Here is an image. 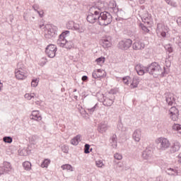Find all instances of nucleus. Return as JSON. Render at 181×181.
<instances>
[{
    "instance_id": "cd10ccee",
    "label": "nucleus",
    "mask_w": 181,
    "mask_h": 181,
    "mask_svg": "<svg viewBox=\"0 0 181 181\" xmlns=\"http://www.w3.org/2000/svg\"><path fill=\"white\" fill-rule=\"evenodd\" d=\"M110 144L112 148H117V135L114 134L110 139Z\"/></svg>"
},
{
    "instance_id": "39448f33",
    "label": "nucleus",
    "mask_w": 181,
    "mask_h": 181,
    "mask_svg": "<svg viewBox=\"0 0 181 181\" xmlns=\"http://www.w3.org/2000/svg\"><path fill=\"white\" fill-rule=\"evenodd\" d=\"M158 149L159 151H166L170 146V142L166 138H159L158 143H157Z\"/></svg>"
},
{
    "instance_id": "4c0bfd02",
    "label": "nucleus",
    "mask_w": 181,
    "mask_h": 181,
    "mask_svg": "<svg viewBox=\"0 0 181 181\" xmlns=\"http://www.w3.org/2000/svg\"><path fill=\"white\" fill-rule=\"evenodd\" d=\"M169 114L170 115H172V114H179V110H177V108H176V107H172L169 110Z\"/></svg>"
},
{
    "instance_id": "6e6d98bb",
    "label": "nucleus",
    "mask_w": 181,
    "mask_h": 181,
    "mask_svg": "<svg viewBox=\"0 0 181 181\" xmlns=\"http://www.w3.org/2000/svg\"><path fill=\"white\" fill-rule=\"evenodd\" d=\"M82 81H87L88 80V76H83L81 78Z\"/></svg>"
},
{
    "instance_id": "8fccbe9b",
    "label": "nucleus",
    "mask_w": 181,
    "mask_h": 181,
    "mask_svg": "<svg viewBox=\"0 0 181 181\" xmlns=\"http://www.w3.org/2000/svg\"><path fill=\"white\" fill-rule=\"evenodd\" d=\"M128 78H129V76H124L122 78V81L124 84H126V86H128V84H129V80H128Z\"/></svg>"
},
{
    "instance_id": "9d476101",
    "label": "nucleus",
    "mask_w": 181,
    "mask_h": 181,
    "mask_svg": "<svg viewBox=\"0 0 181 181\" xmlns=\"http://www.w3.org/2000/svg\"><path fill=\"white\" fill-rule=\"evenodd\" d=\"M135 70L139 76H144L148 73V66H144L141 64H138L135 66Z\"/></svg>"
},
{
    "instance_id": "052dcab7",
    "label": "nucleus",
    "mask_w": 181,
    "mask_h": 181,
    "mask_svg": "<svg viewBox=\"0 0 181 181\" xmlns=\"http://www.w3.org/2000/svg\"><path fill=\"white\" fill-rule=\"evenodd\" d=\"M139 2L141 5H143V4L145 2V0H139Z\"/></svg>"
},
{
    "instance_id": "412c9836",
    "label": "nucleus",
    "mask_w": 181,
    "mask_h": 181,
    "mask_svg": "<svg viewBox=\"0 0 181 181\" xmlns=\"http://www.w3.org/2000/svg\"><path fill=\"white\" fill-rule=\"evenodd\" d=\"M165 100L168 105H173V104L176 103V98H175V96L173 95H170L166 98Z\"/></svg>"
},
{
    "instance_id": "5fc2aeb1",
    "label": "nucleus",
    "mask_w": 181,
    "mask_h": 181,
    "mask_svg": "<svg viewBox=\"0 0 181 181\" xmlns=\"http://www.w3.org/2000/svg\"><path fill=\"white\" fill-rule=\"evenodd\" d=\"M117 129L119 131H124V129H122V124H117Z\"/></svg>"
},
{
    "instance_id": "2eb2a0df",
    "label": "nucleus",
    "mask_w": 181,
    "mask_h": 181,
    "mask_svg": "<svg viewBox=\"0 0 181 181\" xmlns=\"http://www.w3.org/2000/svg\"><path fill=\"white\" fill-rule=\"evenodd\" d=\"M61 47H65V49H71L74 47V42L73 41L67 40H64L62 42L60 43Z\"/></svg>"
},
{
    "instance_id": "0e129e2a",
    "label": "nucleus",
    "mask_w": 181,
    "mask_h": 181,
    "mask_svg": "<svg viewBox=\"0 0 181 181\" xmlns=\"http://www.w3.org/2000/svg\"><path fill=\"white\" fill-rule=\"evenodd\" d=\"M157 181H160V177H158L156 179Z\"/></svg>"
},
{
    "instance_id": "e2e57ef3",
    "label": "nucleus",
    "mask_w": 181,
    "mask_h": 181,
    "mask_svg": "<svg viewBox=\"0 0 181 181\" xmlns=\"http://www.w3.org/2000/svg\"><path fill=\"white\" fill-rule=\"evenodd\" d=\"M81 114H88V113H87V111L84 110L81 112Z\"/></svg>"
},
{
    "instance_id": "7c9ffc66",
    "label": "nucleus",
    "mask_w": 181,
    "mask_h": 181,
    "mask_svg": "<svg viewBox=\"0 0 181 181\" xmlns=\"http://www.w3.org/2000/svg\"><path fill=\"white\" fill-rule=\"evenodd\" d=\"M175 43L179 47L180 49L181 50V35L180 36H177L173 39Z\"/></svg>"
},
{
    "instance_id": "9b49d317",
    "label": "nucleus",
    "mask_w": 181,
    "mask_h": 181,
    "mask_svg": "<svg viewBox=\"0 0 181 181\" xmlns=\"http://www.w3.org/2000/svg\"><path fill=\"white\" fill-rule=\"evenodd\" d=\"M153 155V148L152 147H147L145 151L142 152V158L146 160L151 159Z\"/></svg>"
},
{
    "instance_id": "f257e3e1",
    "label": "nucleus",
    "mask_w": 181,
    "mask_h": 181,
    "mask_svg": "<svg viewBox=\"0 0 181 181\" xmlns=\"http://www.w3.org/2000/svg\"><path fill=\"white\" fill-rule=\"evenodd\" d=\"M104 3L99 0L89 8L86 19L89 23H98L100 26H108L112 22V16L108 11H103Z\"/></svg>"
},
{
    "instance_id": "a19ab883",
    "label": "nucleus",
    "mask_w": 181,
    "mask_h": 181,
    "mask_svg": "<svg viewBox=\"0 0 181 181\" xmlns=\"http://www.w3.org/2000/svg\"><path fill=\"white\" fill-rule=\"evenodd\" d=\"M98 107V104H95L93 107L87 108L86 110L88 111L89 114H93L95 110H97V107Z\"/></svg>"
},
{
    "instance_id": "4be33fe9",
    "label": "nucleus",
    "mask_w": 181,
    "mask_h": 181,
    "mask_svg": "<svg viewBox=\"0 0 181 181\" xmlns=\"http://www.w3.org/2000/svg\"><path fill=\"white\" fill-rule=\"evenodd\" d=\"M169 67H170V64L165 65L163 67V71H161L160 74V76L161 77H165V76H166V74H169V71H170Z\"/></svg>"
},
{
    "instance_id": "6ab92c4d",
    "label": "nucleus",
    "mask_w": 181,
    "mask_h": 181,
    "mask_svg": "<svg viewBox=\"0 0 181 181\" xmlns=\"http://www.w3.org/2000/svg\"><path fill=\"white\" fill-rule=\"evenodd\" d=\"M70 36L69 30H64L59 36V42H63V40H67L66 37H69Z\"/></svg>"
},
{
    "instance_id": "aec40b11",
    "label": "nucleus",
    "mask_w": 181,
    "mask_h": 181,
    "mask_svg": "<svg viewBox=\"0 0 181 181\" xmlns=\"http://www.w3.org/2000/svg\"><path fill=\"white\" fill-rule=\"evenodd\" d=\"M163 28H165L163 24L158 23L157 25V31L160 32V36H162V37H166V32L163 31Z\"/></svg>"
},
{
    "instance_id": "1a4fd4ad",
    "label": "nucleus",
    "mask_w": 181,
    "mask_h": 181,
    "mask_svg": "<svg viewBox=\"0 0 181 181\" xmlns=\"http://www.w3.org/2000/svg\"><path fill=\"white\" fill-rule=\"evenodd\" d=\"M12 170V165H11V163L4 161L3 163V166L0 167V176H2V175H6V173H9Z\"/></svg>"
},
{
    "instance_id": "c85d7f7f",
    "label": "nucleus",
    "mask_w": 181,
    "mask_h": 181,
    "mask_svg": "<svg viewBox=\"0 0 181 181\" xmlns=\"http://www.w3.org/2000/svg\"><path fill=\"white\" fill-rule=\"evenodd\" d=\"M110 6L113 9V11L117 13L118 12V8H117V3L115 1H112L110 2Z\"/></svg>"
},
{
    "instance_id": "a211bd4d",
    "label": "nucleus",
    "mask_w": 181,
    "mask_h": 181,
    "mask_svg": "<svg viewBox=\"0 0 181 181\" xmlns=\"http://www.w3.org/2000/svg\"><path fill=\"white\" fill-rule=\"evenodd\" d=\"M30 119H34V121H41L42 116L39 114V111L34 110L32 112L31 115L30 116Z\"/></svg>"
},
{
    "instance_id": "393cba45",
    "label": "nucleus",
    "mask_w": 181,
    "mask_h": 181,
    "mask_svg": "<svg viewBox=\"0 0 181 181\" xmlns=\"http://www.w3.org/2000/svg\"><path fill=\"white\" fill-rule=\"evenodd\" d=\"M102 46L105 49H107V47H111V42L106 38L102 40Z\"/></svg>"
},
{
    "instance_id": "ddd939ff",
    "label": "nucleus",
    "mask_w": 181,
    "mask_h": 181,
    "mask_svg": "<svg viewBox=\"0 0 181 181\" xmlns=\"http://www.w3.org/2000/svg\"><path fill=\"white\" fill-rule=\"evenodd\" d=\"M103 104L105 107H111L114 104L115 96H109L107 98H103Z\"/></svg>"
},
{
    "instance_id": "473e14b6",
    "label": "nucleus",
    "mask_w": 181,
    "mask_h": 181,
    "mask_svg": "<svg viewBox=\"0 0 181 181\" xmlns=\"http://www.w3.org/2000/svg\"><path fill=\"white\" fill-rule=\"evenodd\" d=\"M98 129L100 132H101V134H103V132H105L107 131V125L100 124L98 126Z\"/></svg>"
},
{
    "instance_id": "dca6fc26",
    "label": "nucleus",
    "mask_w": 181,
    "mask_h": 181,
    "mask_svg": "<svg viewBox=\"0 0 181 181\" xmlns=\"http://www.w3.org/2000/svg\"><path fill=\"white\" fill-rule=\"evenodd\" d=\"M180 151V143L177 141H175L170 147V153H175Z\"/></svg>"
},
{
    "instance_id": "2f4dec72",
    "label": "nucleus",
    "mask_w": 181,
    "mask_h": 181,
    "mask_svg": "<svg viewBox=\"0 0 181 181\" xmlns=\"http://www.w3.org/2000/svg\"><path fill=\"white\" fill-rule=\"evenodd\" d=\"M173 129L174 131H177L180 135H181V125L179 124H174L173 125Z\"/></svg>"
},
{
    "instance_id": "774afa93",
    "label": "nucleus",
    "mask_w": 181,
    "mask_h": 181,
    "mask_svg": "<svg viewBox=\"0 0 181 181\" xmlns=\"http://www.w3.org/2000/svg\"><path fill=\"white\" fill-rule=\"evenodd\" d=\"M86 97H87V95H83V98H86Z\"/></svg>"
},
{
    "instance_id": "bf43d9fd",
    "label": "nucleus",
    "mask_w": 181,
    "mask_h": 181,
    "mask_svg": "<svg viewBox=\"0 0 181 181\" xmlns=\"http://www.w3.org/2000/svg\"><path fill=\"white\" fill-rule=\"evenodd\" d=\"M96 73H99L100 74H101V73H103V70H101L100 69H97Z\"/></svg>"
},
{
    "instance_id": "58836bf2",
    "label": "nucleus",
    "mask_w": 181,
    "mask_h": 181,
    "mask_svg": "<svg viewBox=\"0 0 181 181\" xmlns=\"http://www.w3.org/2000/svg\"><path fill=\"white\" fill-rule=\"evenodd\" d=\"M118 93V90L116 88L111 89L109 91V95L110 97H115V95Z\"/></svg>"
},
{
    "instance_id": "864d4df0",
    "label": "nucleus",
    "mask_w": 181,
    "mask_h": 181,
    "mask_svg": "<svg viewBox=\"0 0 181 181\" xmlns=\"http://www.w3.org/2000/svg\"><path fill=\"white\" fill-rule=\"evenodd\" d=\"M33 8L34 11H35V12H37V9H39V5H37V4H34V5L33 6Z\"/></svg>"
},
{
    "instance_id": "69168bd1",
    "label": "nucleus",
    "mask_w": 181,
    "mask_h": 181,
    "mask_svg": "<svg viewBox=\"0 0 181 181\" xmlns=\"http://www.w3.org/2000/svg\"><path fill=\"white\" fill-rule=\"evenodd\" d=\"M43 26H45V25H40V29H42V28H43Z\"/></svg>"
},
{
    "instance_id": "7ed1b4c3",
    "label": "nucleus",
    "mask_w": 181,
    "mask_h": 181,
    "mask_svg": "<svg viewBox=\"0 0 181 181\" xmlns=\"http://www.w3.org/2000/svg\"><path fill=\"white\" fill-rule=\"evenodd\" d=\"M66 29L76 30V32H78V33H84V30H86V28L83 24L74 23L73 21H69L66 23Z\"/></svg>"
},
{
    "instance_id": "423d86ee",
    "label": "nucleus",
    "mask_w": 181,
    "mask_h": 181,
    "mask_svg": "<svg viewBox=\"0 0 181 181\" xmlns=\"http://www.w3.org/2000/svg\"><path fill=\"white\" fill-rule=\"evenodd\" d=\"M56 52H57V47L55 45L50 44L45 48V53L50 59L56 57Z\"/></svg>"
},
{
    "instance_id": "49530a36",
    "label": "nucleus",
    "mask_w": 181,
    "mask_h": 181,
    "mask_svg": "<svg viewBox=\"0 0 181 181\" xmlns=\"http://www.w3.org/2000/svg\"><path fill=\"white\" fill-rule=\"evenodd\" d=\"M95 165L98 168H103L104 166V163H103V160H99L95 161Z\"/></svg>"
},
{
    "instance_id": "ea45409f",
    "label": "nucleus",
    "mask_w": 181,
    "mask_h": 181,
    "mask_svg": "<svg viewBox=\"0 0 181 181\" xmlns=\"http://www.w3.org/2000/svg\"><path fill=\"white\" fill-rule=\"evenodd\" d=\"M3 140L6 144H12L13 139L11 136H4Z\"/></svg>"
},
{
    "instance_id": "79ce46f5",
    "label": "nucleus",
    "mask_w": 181,
    "mask_h": 181,
    "mask_svg": "<svg viewBox=\"0 0 181 181\" xmlns=\"http://www.w3.org/2000/svg\"><path fill=\"white\" fill-rule=\"evenodd\" d=\"M165 50H167V52H168V53L173 52V48L172 47V45H170V44L165 45Z\"/></svg>"
},
{
    "instance_id": "0eeeda50",
    "label": "nucleus",
    "mask_w": 181,
    "mask_h": 181,
    "mask_svg": "<svg viewBox=\"0 0 181 181\" xmlns=\"http://www.w3.org/2000/svg\"><path fill=\"white\" fill-rule=\"evenodd\" d=\"M45 28L47 29V31L45 35L46 39H52V37H56V36H57V27L51 25L50 27Z\"/></svg>"
},
{
    "instance_id": "6e6552de",
    "label": "nucleus",
    "mask_w": 181,
    "mask_h": 181,
    "mask_svg": "<svg viewBox=\"0 0 181 181\" xmlns=\"http://www.w3.org/2000/svg\"><path fill=\"white\" fill-rule=\"evenodd\" d=\"M119 49L121 50H128L131 46H132V40L125 39L119 42Z\"/></svg>"
},
{
    "instance_id": "bb28decb",
    "label": "nucleus",
    "mask_w": 181,
    "mask_h": 181,
    "mask_svg": "<svg viewBox=\"0 0 181 181\" xmlns=\"http://www.w3.org/2000/svg\"><path fill=\"white\" fill-rule=\"evenodd\" d=\"M62 170H70V172H73V166L70 164H64L61 166Z\"/></svg>"
},
{
    "instance_id": "c9c22d12",
    "label": "nucleus",
    "mask_w": 181,
    "mask_h": 181,
    "mask_svg": "<svg viewBox=\"0 0 181 181\" xmlns=\"http://www.w3.org/2000/svg\"><path fill=\"white\" fill-rule=\"evenodd\" d=\"M165 1L166 2V4H168V5L173 6V8L177 7V3H176V1H173L172 0H165Z\"/></svg>"
},
{
    "instance_id": "a18cd8bd",
    "label": "nucleus",
    "mask_w": 181,
    "mask_h": 181,
    "mask_svg": "<svg viewBox=\"0 0 181 181\" xmlns=\"http://www.w3.org/2000/svg\"><path fill=\"white\" fill-rule=\"evenodd\" d=\"M84 153H90V144H85Z\"/></svg>"
},
{
    "instance_id": "de8ad7c7",
    "label": "nucleus",
    "mask_w": 181,
    "mask_h": 181,
    "mask_svg": "<svg viewBox=\"0 0 181 181\" xmlns=\"http://www.w3.org/2000/svg\"><path fill=\"white\" fill-rule=\"evenodd\" d=\"M114 158L115 159H117V160H121V159H122V155H121L120 153H116L114 155Z\"/></svg>"
},
{
    "instance_id": "4d7b16f0",
    "label": "nucleus",
    "mask_w": 181,
    "mask_h": 181,
    "mask_svg": "<svg viewBox=\"0 0 181 181\" xmlns=\"http://www.w3.org/2000/svg\"><path fill=\"white\" fill-rule=\"evenodd\" d=\"M177 158H178L179 163H181V153H179V155L177 156Z\"/></svg>"
},
{
    "instance_id": "c03bdc74",
    "label": "nucleus",
    "mask_w": 181,
    "mask_h": 181,
    "mask_svg": "<svg viewBox=\"0 0 181 181\" xmlns=\"http://www.w3.org/2000/svg\"><path fill=\"white\" fill-rule=\"evenodd\" d=\"M37 84H39V81H37V78H35L32 80L31 81L32 87H37Z\"/></svg>"
},
{
    "instance_id": "603ef678",
    "label": "nucleus",
    "mask_w": 181,
    "mask_h": 181,
    "mask_svg": "<svg viewBox=\"0 0 181 181\" xmlns=\"http://www.w3.org/2000/svg\"><path fill=\"white\" fill-rule=\"evenodd\" d=\"M25 98L27 100H32V98H30V93H25L24 95Z\"/></svg>"
},
{
    "instance_id": "338daca9",
    "label": "nucleus",
    "mask_w": 181,
    "mask_h": 181,
    "mask_svg": "<svg viewBox=\"0 0 181 181\" xmlns=\"http://www.w3.org/2000/svg\"><path fill=\"white\" fill-rule=\"evenodd\" d=\"M76 91H77L76 88L74 89V93H76Z\"/></svg>"
},
{
    "instance_id": "a878e982",
    "label": "nucleus",
    "mask_w": 181,
    "mask_h": 181,
    "mask_svg": "<svg viewBox=\"0 0 181 181\" xmlns=\"http://www.w3.org/2000/svg\"><path fill=\"white\" fill-rule=\"evenodd\" d=\"M23 168H24L25 170H30L32 169V163L29 161H25L23 163Z\"/></svg>"
},
{
    "instance_id": "13d9d810",
    "label": "nucleus",
    "mask_w": 181,
    "mask_h": 181,
    "mask_svg": "<svg viewBox=\"0 0 181 181\" xmlns=\"http://www.w3.org/2000/svg\"><path fill=\"white\" fill-rule=\"evenodd\" d=\"M30 98L32 99V98H35V94L33 93H30Z\"/></svg>"
},
{
    "instance_id": "72a5a7b5",
    "label": "nucleus",
    "mask_w": 181,
    "mask_h": 181,
    "mask_svg": "<svg viewBox=\"0 0 181 181\" xmlns=\"http://www.w3.org/2000/svg\"><path fill=\"white\" fill-rule=\"evenodd\" d=\"M92 77L93 78H103V77L104 76L101 75V74L97 72V71H93V72L92 73Z\"/></svg>"
},
{
    "instance_id": "3c124183",
    "label": "nucleus",
    "mask_w": 181,
    "mask_h": 181,
    "mask_svg": "<svg viewBox=\"0 0 181 181\" xmlns=\"http://www.w3.org/2000/svg\"><path fill=\"white\" fill-rule=\"evenodd\" d=\"M37 13H38L40 18H43V13H45V12H43V11H37Z\"/></svg>"
},
{
    "instance_id": "37998d69",
    "label": "nucleus",
    "mask_w": 181,
    "mask_h": 181,
    "mask_svg": "<svg viewBox=\"0 0 181 181\" xmlns=\"http://www.w3.org/2000/svg\"><path fill=\"white\" fill-rule=\"evenodd\" d=\"M170 117L173 121H177L179 119V113L178 114H171L170 115Z\"/></svg>"
},
{
    "instance_id": "f704fd0d",
    "label": "nucleus",
    "mask_w": 181,
    "mask_h": 181,
    "mask_svg": "<svg viewBox=\"0 0 181 181\" xmlns=\"http://www.w3.org/2000/svg\"><path fill=\"white\" fill-rule=\"evenodd\" d=\"M139 27L141 28V30H143V32H145L146 33H149V28L144 25V23H140Z\"/></svg>"
},
{
    "instance_id": "20e7f679",
    "label": "nucleus",
    "mask_w": 181,
    "mask_h": 181,
    "mask_svg": "<svg viewBox=\"0 0 181 181\" xmlns=\"http://www.w3.org/2000/svg\"><path fill=\"white\" fill-rule=\"evenodd\" d=\"M15 76L17 80H25L28 77L26 69L23 67V65L18 64L17 69L15 70Z\"/></svg>"
},
{
    "instance_id": "680f3d73",
    "label": "nucleus",
    "mask_w": 181,
    "mask_h": 181,
    "mask_svg": "<svg viewBox=\"0 0 181 181\" xmlns=\"http://www.w3.org/2000/svg\"><path fill=\"white\" fill-rule=\"evenodd\" d=\"M74 98L76 100V101H78V96L74 95Z\"/></svg>"
},
{
    "instance_id": "b1692460",
    "label": "nucleus",
    "mask_w": 181,
    "mask_h": 181,
    "mask_svg": "<svg viewBox=\"0 0 181 181\" xmlns=\"http://www.w3.org/2000/svg\"><path fill=\"white\" fill-rule=\"evenodd\" d=\"M139 84V79L136 78H134L132 80V82L130 85L131 88H136L138 87V85Z\"/></svg>"
},
{
    "instance_id": "09e8293b",
    "label": "nucleus",
    "mask_w": 181,
    "mask_h": 181,
    "mask_svg": "<svg viewBox=\"0 0 181 181\" xmlns=\"http://www.w3.org/2000/svg\"><path fill=\"white\" fill-rule=\"evenodd\" d=\"M62 151H64V153H69V146L66 145L62 146Z\"/></svg>"
},
{
    "instance_id": "f03ea898",
    "label": "nucleus",
    "mask_w": 181,
    "mask_h": 181,
    "mask_svg": "<svg viewBox=\"0 0 181 181\" xmlns=\"http://www.w3.org/2000/svg\"><path fill=\"white\" fill-rule=\"evenodd\" d=\"M147 70L148 74L153 76L155 78H157L158 76H160V73H162V68L157 62H152L151 64L148 65Z\"/></svg>"
},
{
    "instance_id": "e433bc0d",
    "label": "nucleus",
    "mask_w": 181,
    "mask_h": 181,
    "mask_svg": "<svg viewBox=\"0 0 181 181\" xmlns=\"http://www.w3.org/2000/svg\"><path fill=\"white\" fill-rule=\"evenodd\" d=\"M50 164V160L49 159H45L41 163V168H47Z\"/></svg>"
},
{
    "instance_id": "c756f323",
    "label": "nucleus",
    "mask_w": 181,
    "mask_h": 181,
    "mask_svg": "<svg viewBox=\"0 0 181 181\" xmlns=\"http://www.w3.org/2000/svg\"><path fill=\"white\" fill-rule=\"evenodd\" d=\"M95 62H97V64H98V66H101L102 64H104V63H105V57H98V59H95Z\"/></svg>"
},
{
    "instance_id": "5701e85b",
    "label": "nucleus",
    "mask_w": 181,
    "mask_h": 181,
    "mask_svg": "<svg viewBox=\"0 0 181 181\" xmlns=\"http://www.w3.org/2000/svg\"><path fill=\"white\" fill-rule=\"evenodd\" d=\"M80 138H81V136L77 135L74 139H72L71 140V145H74L75 146H76V145L80 143Z\"/></svg>"
},
{
    "instance_id": "4468645a",
    "label": "nucleus",
    "mask_w": 181,
    "mask_h": 181,
    "mask_svg": "<svg viewBox=\"0 0 181 181\" xmlns=\"http://www.w3.org/2000/svg\"><path fill=\"white\" fill-rule=\"evenodd\" d=\"M133 50H142L145 49V44L141 40H136L132 45Z\"/></svg>"
},
{
    "instance_id": "f3484780",
    "label": "nucleus",
    "mask_w": 181,
    "mask_h": 181,
    "mask_svg": "<svg viewBox=\"0 0 181 181\" xmlns=\"http://www.w3.org/2000/svg\"><path fill=\"white\" fill-rule=\"evenodd\" d=\"M141 132L142 131L141 130V129H137L132 134V138L134 141H135L136 142H139V141H141Z\"/></svg>"
},
{
    "instance_id": "f8f14e48",
    "label": "nucleus",
    "mask_w": 181,
    "mask_h": 181,
    "mask_svg": "<svg viewBox=\"0 0 181 181\" xmlns=\"http://www.w3.org/2000/svg\"><path fill=\"white\" fill-rule=\"evenodd\" d=\"M141 20L144 23H146L148 26H151L152 23V15H151L148 11H146L142 16Z\"/></svg>"
}]
</instances>
